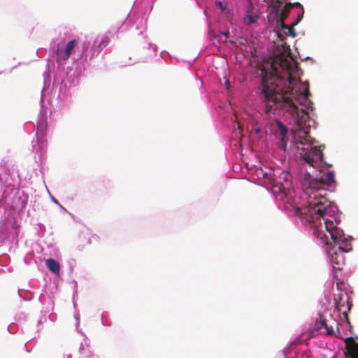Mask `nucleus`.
<instances>
[{
  "label": "nucleus",
  "instance_id": "aec40b11",
  "mask_svg": "<svg viewBox=\"0 0 358 358\" xmlns=\"http://www.w3.org/2000/svg\"><path fill=\"white\" fill-rule=\"evenodd\" d=\"M147 20L148 18L142 16L140 19V23L136 25V29L137 30H140L139 34H143V31L146 29L147 27Z\"/></svg>",
  "mask_w": 358,
  "mask_h": 358
},
{
  "label": "nucleus",
  "instance_id": "9b49d317",
  "mask_svg": "<svg viewBox=\"0 0 358 358\" xmlns=\"http://www.w3.org/2000/svg\"><path fill=\"white\" fill-rule=\"evenodd\" d=\"M129 15V13L127 15V17L124 20L117 22L115 27L111 28V29L109 31V33L116 34L117 37L120 33L124 32L127 29H130L131 27V25L130 24V20H129L128 22L127 23Z\"/></svg>",
  "mask_w": 358,
  "mask_h": 358
},
{
  "label": "nucleus",
  "instance_id": "c9c22d12",
  "mask_svg": "<svg viewBox=\"0 0 358 358\" xmlns=\"http://www.w3.org/2000/svg\"><path fill=\"white\" fill-rule=\"evenodd\" d=\"M299 358H307L306 356H304L303 354H301Z\"/></svg>",
  "mask_w": 358,
  "mask_h": 358
},
{
  "label": "nucleus",
  "instance_id": "79ce46f5",
  "mask_svg": "<svg viewBox=\"0 0 358 358\" xmlns=\"http://www.w3.org/2000/svg\"><path fill=\"white\" fill-rule=\"evenodd\" d=\"M305 59H312L310 57H307L305 58Z\"/></svg>",
  "mask_w": 358,
  "mask_h": 358
},
{
  "label": "nucleus",
  "instance_id": "423d86ee",
  "mask_svg": "<svg viewBox=\"0 0 358 358\" xmlns=\"http://www.w3.org/2000/svg\"><path fill=\"white\" fill-rule=\"evenodd\" d=\"M17 238L10 224L0 222V247L7 246L10 249L13 243H17Z\"/></svg>",
  "mask_w": 358,
  "mask_h": 358
},
{
  "label": "nucleus",
  "instance_id": "6e6552de",
  "mask_svg": "<svg viewBox=\"0 0 358 358\" xmlns=\"http://www.w3.org/2000/svg\"><path fill=\"white\" fill-rule=\"evenodd\" d=\"M299 338H296L289 342L282 350L281 355L283 358H299L301 354L296 349V343Z\"/></svg>",
  "mask_w": 358,
  "mask_h": 358
},
{
  "label": "nucleus",
  "instance_id": "37998d69",
  "mask_svg": "<svg viewBox=\"0 0 358 358\" xmlns=\"http://www.w3.org/2000/svg\"><path fill=\"white\" fill-rule=\"evenodd\" d=\"M164 52H165V51H162V52H161V53H160L161 57H162V54H163Z\"/></svg>",
  "mask_w": 358,
  "mask_h": 358
},
{
  "label": "nucleus",
  "instance_id": "1a4fd4ad",
  "mask_svg": "<svg viewBox=\"0 0 358 358\" xmlns=\"http://www.w3.org/2000/svg\"><path fill=\"white\" fill-rule=\"evenodd\" d=\"M80 334L84 336V338L80 344L79 353L83 358H91L94 354L89 350L90 340L83 331H81Z\"/></svg>",
  "mask_w": 358,
  "mask_h": 358
},
{
  "label": "nucleus",
  "instance_id": "393cba45",
  "mask_svg": "<svg viewBox=\"0 0 358 358\" xmlns=\"http://www.w3.org/2000/svg\"><path fill=\"white\" fill-rule=\"evenodd\" d=\"M255 175L258 180L263 179L264 178V169L262 167L255 169Z\"/></svg>",
  "mask_w": 358,
  "mask_h": 358
},
{
  "label": "nucleus",
  "instance_id": "ea45409f",
  "mask_svg": "<svg viewBox=\"0 0 358 358\" xmlns=\"http://www.w3.org/2000/svg\"><path fill=\"white\" fill-rule=\"evenodd\" d=\"M283 147H284V149H285V150H286V148H287V143H285V145H284V146H283Z\"/></svg>",
  "mask_w": 358,
  "mask_h": 358
},
{
  "label": "nucleus",
  "instance_id": "20e7f679",
  "mask_svg": "<svg viewBox=\"0 0 358 358\" xmlns=\"http://www.w3.org/2000/svg\"><path fill=\"white\" fill-rule=\"evenodd\" d=\"M317 141L308 136L306 138H295L290 141L287 149L289 157L296 161L314 166L317 162L324 163V154L322 150L314 143Z\"/></svg>",
  "mask_w": 358,
  "mask_h": 358
},
{
  "label": "nucleus",
  "instance_id": "f704fd0d",
  "mask_svg": "<svg viewBox=\"0 0 358 358\" xmlns=\"http://www.w3.org/2000/svg\"><path fill=\"white\" fill-rule=\"evenodd\" d=\"M195 60H196V57H195V58H194V59H193V60H192V61L189 62V64L190 65H192V64H193V62H194Z\"/></svg>",
  "mask_w": 358,
  "mask_h": 358
},
{
  "label": "nucleus",
  "instance_id": "4be33fe9",
  "mask_svg": "<svg viewBox=\"0 0 358 358\" xmlns=\"http://www.w3.org/2000/svg\"><path fill=\"white\" fill-rule=\"evenodd\" d=\"M229 146L230 147L234 146V148H232V149L236 152H238L242 150L241 141L238 139H230L229 140Z\"/></svg>",
  "mask_w": 358,
  "mask_h": 358
},
{
  "label": "nucleus",
  "instance_id": "f257e3e1",
  "mask_svg": "<svg viewBox=\"0 0 358 358\" xmlns=\"http://www.w3.org/2000/svg\"><path fill=\"white\" fill-rule=\"evenodd\" d=\"M276 196L278 208L292 222L316 238L317 243L324 248L327 259L336 281L329 280L324 284V296L319 301L317 317L312 334H325L342 338L339 326L341 323L350 329L348 317L352 304L348 294L341 288L338 271L345 264L343 253L352 250L353 238L345 234L338 227L341 222L338 207L325 196V189H302L297 197L294 189H278Z\"/></svg>",
  "mask_w": 358,
  "mask_h": 358
},
{
  "label": "nucleus",
  "instance_id": "5701e85b",
  "mask_svg": "<svg viewBox=\"0 0 358 358\" xmlns=\"http://www.w3.org/2000/svg\"><path fill=\"white\" fill-rule=\"evenodd\" d=\"M292 71L296 76V78H300L303 74V70L299 66L297 63L293 65Z\"/></svg>",
  "mask_w": 358,
  "mask_h": 358
},
{
  "label": "nucleus",
  "instance_id": "a18cd8bd",
  "mask_svg": "<svg viewBox=\"0 0 358 358\" xmlns=\"http://www.w3.org/2000/svg\"><path fill=\"white\" fill-rule=\"evenodd\" d=\"M39 52H40V49H38V50H37V52H36L37 55L39 53Z\"/></svg>",
  "mask_w": 358,
  "mask_h": 358
},
{
  "label": "nucleus",
  "instance_id": "f03ea898",
  "mask_svg": "<svg viewBox=\"0 0 358 358\" xmlns=\"http://www.w3.org/2000/svg\"><path fill=\"white\" fill-rule=\"evenodd\" d=\"M109 37L103 35L97 37L90 48V42L85 41L81 45V52L79 57L74 58L76 60V69L67 67L65 71L64 62L69 57H65L64 48L57 44L56 50H52L51 58H48L46 70L43 73V87L41 94V109L37 120L36 132V145H33V150L37 153L40 150V155L46 146V133L48 128L47 111L44 108L45 98L51 92L53 87H59L57 101V106L64 109L71 103V96L76 87L79 84V77L82 70L88 66V61L98 56L103 48L109 43Z\"/></svg>",
  "mask_w": 358,
  "mask_h": 358
},
{
  "label": "nucleus",
  "instance_id": "c85d7f7f",
  "mask_svg": "<svg viewBox=\"0 0 358 358\" xmlns=\"http://www.w3.org/2000/svg\"><path fill=\"white\" fill-rule=\"evenodd\" d=\"M74 318L75 320H76V330L78 333L80 334L81 331H83L82 330H79L78 329V325H79V323H80V317H79V315L78 313H76L74 315Z\"/></svg>",
  "mask_w": 358,
  "mask_h": 358
},
{
  "label": "nucleus",
  "instance_id": "6ab92c4d",
  "mask_svg": "<svg viewBox=\"0 0 358 358\" xmlns=\"http://www.w3.org/2000/svg\"><path fill=\"white\" fill-rule=\"evenodd\" d=\"M275 122L280 135L284 138L287 137L288 131L286 125L282 122L277 119L275 120Z\"/></svg>",
  "mask_w": 358,
  "mask_h": 358
},
{
  "label": "nucleus",
  "instance_id": "de8ad7c7",
  "mask_svg": "<svg viewBox=\"0 0 358 358\" xmlns=\"http://www.w3.org/2000/svg\"><path fill=\"white\" fill-rule=\"evenodd\" d=\"M80 358H82V357H80Z\"/></svg>",
  "mask_w": 358,
  "mask_h": 358
},
{
  "label": "nucleus",
  "instance_id": "4468645a",
  "mask_svg": "<svg viewBox=\"0 0 358 358\" xmlns=\"http://www.w3.org/2000/svg\"><path fill=\"white\" fill-rule=\"evenodd\" d=\"M258 19H259V16L253 13L252 11H250L248 9L245 10V15L243 17V22L247 26H250V25L256 23V22L258 20Z\"/></svg>",
  "mask_w": 358,
  "mask_h": 358
},
{
  "label": "nucleus",
  "instance_id": "e433bc0d",
  "mask_svg": "<svg viewBox=\"0 0 358 358\" xmlns=\"http://www.w3.org/2000/svg\"><path fill=\"white\" fill-rule=\"evenodd\" d=\"M222 34H224V36H228L229 34V32H226V33L222 32Z\"/></svg>",
  "mask_w": 358,
  "mask_h": 358
},
{
  "label": "nucleus",
  "instance_id": "0eeeda50",
  "mask_svg": "<svg viewBox=\"0 0 358 358\" xmlns=\"http://www.w3.org/2000/svg\"><path fill=\"white\" fill-rule=\"evenodd\" d=\"M38 301L43 306L41 310V315H43L44 321H46V315L52 312L54 309V302L49 296L41 294L38 297Z\"/></svg>",
  "mask_w": 358,
  "mask_h": 358
},
{
  "label": "nucleus",
  "instance_id": "c03bdc74",
  "mask_svg": "<svg viewBox=\"0 0 358 358\" xmlns=\"http://www.w3.org/2000/svg\"><path fill=\"white\" fill-rule=\"evenodd\" d=\"M213 33V31L211 30L209 31V34L211 35V34Z\"/></svg>",
  "mask_w": 358,
  "mask_h": 358
},
{
  "label": "nucleus",
  "instance_id": "dca6fc26",
  "mask_svg": "<svg viewBox=\"0 0 358 358\" xmlns=\"http://www.w3.org/2000/svg\"><path fill=\"white\" fill-rule=\"evenodd\" d=\"M78 41L76 38L69 41L64 48V54L65 57H70L73 49L78 46Z\"/></svg>",
  "mask_w": 358,
  "mask_h": 358
},
{
  "label": "nucleus",
  "instance_id": "39448f33",
  "mask_svg": "<svg viewBox=\"0 0 358 358\" xmlns=\"http://www.w3.org/2000/svg\"><path fill=\"white\" fill-rule=\"evenodd\" d=\"M21 179L18 171L13 166H7L0 173V185L3 196L10 197L19 191Z\"/></svg>",
  "mask_w": 358,
  "mask_h": 358
},
{
  "label": "nucleus",
  "instance_id": "49530a36",
  "mask_svg": "<svg viewBox=\"0 0 358 358\" xmlns=\"http://www.w3.org/2000/svg\"><path fill=\"white\" fill-rule=\"evenodd\" d=\"M17 66H13L12 69H14L17 68Z\"/></svg>",
  "mask_w": 358,
  "mask_h": 358
},
{
  "label": "nucleus",
  "instance_id": "4c0bfd02",
  "mask_svg": "<svg viewBox=\"0 0 358 358\" xmlns=\"http://www.w3.org/2000/svg\"><path fill=\"white\" fill-rule=\"evenodd\" d=\"M76 293H77V290L76 289V290H75V292H74V294H73V299H74V297H75V295H76Z\"/></svg>",
  "mask_w": 358,
  "mask_h": 358
},
{
  "label": "nucleus",
  "instance_id": "cd10ccee",
  "mask_svg": "<svg viewBox=\"0 0 358 358\" xmlns=\"http://www.w3.org/2000/svg\"><path fill=\"white\" fill-rule=\"evenodd\" d=\"M44 317L43 315H41L39 319L38 320V324H37V331L39 332L42 329V327H41V324L44 322Z\"/></svg>",
  "mask_w": 358,
  "mask_h": 358
},
{
  "label": "nucleus",
  "instance_id": "2f4dec72",
  "mask_svg": "<svg viewBox=\"0 0 358 358\" xmlns=\"http://www.w3.org/2000/svg\"><path fill=\"white\" fill-rule=\"evenodd\" d=\"M148 48L152 50L153 52H156L157 50V46L152 43H148Z\"/></svg>",
  "mask_w": 358,
  "mask_h": 358
},
{
  "label": "nucleus",
  "instance_id": "72a5a7b5",
  "mask_svg": "<svg viewBox=\"0 0 358 358\" xmlns=\"http://www.w3.org/2000/svg\"><path fill=\"white\" fill-rule=\"evenodd\" d=\"M287 81H288V86H287V90H290V89H289V85L291 84V80H290V79H288V80H287Z\"/></svg>",
  "mask_w": 358,
  "mask_h": 358
},
{
  "label": "nucleus",
  "instance_id": "bb28decb",
  "mask_svg": "<svg viewBox=\"0 0 358 358\" xmlns=\"http://www.w3.org/2000/svg\"><path fill=\"white\" fill-rule=\"evenodd\" d=\"M8 331L10 334H15L17 330V325L15 323H11L8 326Z\"/></svg>",
  "mask_w": 358,
  "mask_h": 358
},
{
  "label": "nucleus",
  "instance_id": "473e14b6",
  "mask_svg": "<svg viewBox=\"0 0 358 358\" xmlns=\"http://www.w3.org/2000/svg\"><path fill=\"white\" fill-rule=\"evenodd\" d=\"M55 317H56L55 314H53V313H50V315H49V316H48L49 319H50V320H52V321H54V320H55Z\"/></svg>",
  "mask_w": 358,
  "mask_h": 358
},
{
  "label": "nucleus",
  "instance_id": "a19ab883",
  "mask_svg": "<svg viewBox=\"0 0 358 358\" xmlns=\"http://www.w3.org/2000/svg\"><path fill=\"white\" fill-rule=\"evenodd\" d=\"M71 357H72L71 355H68L66 356V358H71Z\"/></svg>",
  "mask_w": 358,
  "mask_h": 358
},
{
  "label": "nucleus",
  "instance_id": "7c9ffc66",
  "mask_svg": "<svg viewBox=\"0 0 358 358\" xmlns=\"http://www.w3.org/2000/svg\"><path fill=\"white\" fill-rule=\"evenodd\" d=\"M271 178H272V176H271V171L270 172H266V171H264V178H263V179L270 180L271 179Z\"/></svg>",
  "mask_w": 358,
  "mask_h": 358
},
{
  "label": "nucleus",
  "instance_id": "c756f323",
  "mask_svg": "<svg viewBox=\"0 0 358 358\" xmlns=\"http://www.w3.org/2000/svg\"><path fill=\"white\" fill-rule=\"evenodd\" d=\"M101 324L103 326H106V327H109L111 325V323L108 320H106L103 318V315H101Z\"/></svg>",
  "mask_w": 358,
  "mask_h": 358
},
{
  "label": "nucleus",
  "instance_id": "f8f14e48",
  "mask_svg": "<svg viewBox=\"0 0 358 358\" xmlns=\"http://www.w3.org/2000/svg\"><path fill=\"white\" fill-rule=\"evenodd\" d=\"M45 264L49 271L53 274L59 276L61 266L59 263L53 258H48L45 259Z\"/></svg>",
  "mask_w": 358,
  "mask_h": 358
},
{
  "label": "nucleus",
  "instance_id": "f3484780",
  "mask_svg": "<svg viewBox=\"0 0 358 358\" xmlns=\"http://www.w3.org/2000/svg\"><path fill=\"white\" fill-rule=\"evenodd\" d=\"M352 339V346H351V355L350 358H358V336H357L355 337V339H353V338L348 337L346 340Z\"/></svg>",
  "mask_w": 358,
  "mask_h": 358
},
{
  "label": "nucleus",
  "instance_id": "a211bd4d",
  "mask_svg": "<svg viewBox=\"0 0 358 358\" xmlns=\"http://www.w3.org/2000/svg\"><path fill=\"white\" fill-rule=\"evenodd\" d=\"M18 296L25 301H30L34 299V293L24 289H18Z\"/></svg>",
  "mask_w": 358,
  "mask_h": 358
},
{
  "label": "nucleus",
  "instance_id": "58836bf2",
  "mask_svg": "<svg viewBox=\"0 0 358 358\" xmlns=\"http://www.w3.org/2000/svg\"><path fill=\"white\" fill-rule=\"evenodd\" d=\"M199 81H200V83H201V85H203V80H202V79H201V78H199Z\"/></svg>",
  "mask_w": 358,
  "mask_h": 358
},
{
  "label": "nucleus",
  "instance_id": "2eb2a0df",
  "mask_svg": "<svg viewBox=\"0 0 358 358\" xmlns=\"http://www.w3.org/2000/svg\"><path fill=\"white\" fill-rule=\"evenodd\" d=\"M293 5L297 11L296 18L293 23V26H296L302 20L304 15V9L303 6L299 2H295L293 3Z\"/></svg>",
  "mask_w": 358,
  "mask_h": 358
},
{
  "label": "nucleus",
  "instance_id": "ddd939ff",
  "mask_svg": "<svg viewBox=\"0 0 358 358\" xmlns=\"http://www.w3.org/2000/svg\"><path fill=\"white\" fill-rule=\"evenodd\" d=\"M325 182L327 189L329 191L334 192L336 186V180L335 179V173L334 171H328L325 176Z\"/></svg>",
  "mask_w": 358,
  "mask_h": 358
},
{
  "label": "nucleus",
  "instance_id": "b1692460",
  "mask_svg": "<svg viewBox=\"0 0 358 358\" xmlns=\"http://www.w3.org/2000/svg\"><path fill=\"white\" fill-rule=\"evenodd\" d=\"M28 317V315L24 312H20L17 313L15 316V320L17 322H25Z\"/></svg>",
  "mask_w": 358,
  "mask_h": 358
},
{
  "label": "nucleus",
  "instance_id": "412c9836",
  "mask_svg": "<svg viewBox=\"0 0 358 358\" xmlns=\"http://www.w3.org/2000/svg\"><path fill=\"white\" fill-rule=\"evenodd\" d=\"M215 5L217 7H218L222 13H229L230 10L227 6V3L223 1H216Z\"/></svg>",
  "mask_w": 358,
  "mask_h": 358
},
{
  "label": "nucleus",
  "instance_id": "a878e982",
  "mask_svg": "<svg viewBox=\"0 0 358 358\" xmlns=\"http://www.w3.org/2000/svg\"><path fill=\"white\" fill-rule=\"evenodd\" d=\"M50 197H51V201L54 203L57 204V206H58L59 207V208L61 209V210L62 212H64V213H67L68 212L67 210L58 201V200L56 198H55L52 195L50 196Z\"/></svg>",
  "mask_w": 358,
  "mask_h": 358
},
{
  "label": "nucleus",
  "instance_id": "9d476101",
  "mask_svg": "<svg viewBox=\"0 0 358 358\" xmlns=\"http://www.w3.org/2000/svg\"><path fill=\"white\" fill-rule=\"evenodd\" d=\"M275 32L277 38L282 42H283L285 40L286 36H289L293 38L296 36V33L294 29H290L282 22L281 23L280 29L275 30Z\"/></svg>",
  "mask_w": 358,
  "mask_h": 358
},
{
  "label": "nucleus",
  "instance_id": "7ed1b4c3",
  "mask_svg": "<svg viewBox=\"0 0 358 358\" xmlns=\"http://www.w3.org/2000/svg\"><path fill=\"white\" fill-rule=\"evenodd\" d=\"M294 85L299 87L300 96L296 97L297 103L291 98L287 97L280 83L281 80L274 79L271 76L264 73L259 80L257 93L264 105V110L270 117L275 115L282 101H288L289 113L292 117L293 124L300 130L308 126L311 127L310 122L316 124L311 116H315L313 102L308 99L310 96L309 83L303 82L301 78H295Z\"/></svg>",
  "mask_w": 358,
  "mask_h": 358
}]
</instances>
